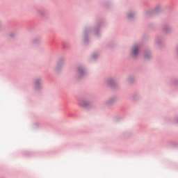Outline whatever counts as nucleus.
I'll return each mask as SVG.
<instances>
[{
  "label": "nucleus",
  "mask_w": 178,
  "mask_h": 178,
  "mask_svg": "<svg viewBox=\"0 0 178 178\" xmlns=\"http://www.w3.org/2000/svg\"><path fill=\"white\" fill-rule=\"evenodd\" d=\"M129 17H131V16L129 15Z\"/></svg>",
  "instance_id": "obj_2"
},
{
  "label": "nucleus",
  "mask_w": 178,
  "mask_h": 178,
  "mask_svg": "<svg viewBox=\"0 0 178 178\" xmlns=\"http://www.w3.org/2000/svg\"><path fill=\"white\" fill-rule=\"evenodd\" d=\"M137 54H138V47H135L133 49L132 54L134 55V56H136V55H137Z\"/></svg>",
  "instance_id": "obj_1"
}]
</instances>
